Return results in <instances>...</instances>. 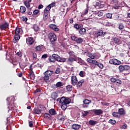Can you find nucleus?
<instances>
[{
  "instance_id": "f257e3e1",
  "label": "nucleus",
  "mask_w": 130,
  "mask_h": 130,
  "mask_svg": "<svg viewBox=\"0 0 130 130\" xmlns=\"http://www.w3.org/2000/svg\"><path fill=\"white\" fill-rule=\"evenodd\" d=\"M21 31H22V28L19 27H16L15 30H14V33H13L14 36V39H13V42L14 43H17L20 39L21 38Z\"/></svg>"
},
{
  "instance_id": "f03ea898",
  "label": "nucleus",
  "mask_w": 130,
  "mask_h": 130,
  "mask_svg": "<svg viewBox=\"0 0 130 130\" xmlns=\"http://www.w3.org/2000/svg\"><path fill=\"white\" fill-rule=\"evenodd\" d=\"M70 99H67L66 97H62L59 101V103L61 104V108L62 110H66L68 108V104L71 103Z\"/></svg>"
},
{
  "instance_id": "7ed1b4c3",
  "label": "nucleus",
  "mask_w": 130,
  "mask_h": 130,
  "mask_svg": "<svg viewBox=\"0 0 130 130\" xmlns=\"http://www.w3.org/2000/svg\"><path fill=\"white\" fill-rule=\"evenodd\" d=\"M7 101H10L8 107V112H10V111H13V110H15V98L14 97L8 98L7 99Z\"/></svg>"
},
{
  "instance_id": "20e7f679",
  "label": "nucleus",
  "mask_w": 130,
  "mask_h": 130,
  "mask_svg": "<svg viewBox=\"0 0 130 130\" xmlns=\"http://www.w3.org/2000/svg\"><path fill=\"white\" fill-rule=\"evenodd\" d=\"M53 57L55 59V61H58V62H66L67 59L66 58H61L58 55L56 54H53Z\"/></svg>"
},
{
  "instance_id": "39448f33",
  "label": "nucleus",
  "mask_w": 130,
  "mask_h": 130,
  "mask_svg": "<svg viewBox=\"0 0 130 130\" xmlns=\"http://www.w3.org/2000/svg\"><path fill=\"white\" fill-rule=\"evenodd\" d=\"M109 63L114 64V66H119V64H121V61L117 59L113 58L110 59Z\"/></svg>"
},
{
  "instance_id": "423d86ee",
  "label": "nucleus",
  "mask_w": 130,
  "mask_h": 130,
  "mask_svg": "<svg viewBox=\"0 0 130 130\" xmlns=\"http://www.w3.org/2000/svg\"><path fill=\"white\" fill-rule=\"evenodd\" d=\"M49 13H50V10H49L47 8L44 9L43 17V20H44V21H46V20H47Z\"/></svg>"
},
{
  "instance_id": "0eeeda50",
  "label": "nucleus",
  "mask_w": 130,
  "mask_h": 130,
  "mask_svg": "<svg viewBox=\"0 0 130 130\" xmlns=\"http://www.w3.org/2000/svg\"><path fill=\"white\" fill-rule=\"evenodd\" d=\"M72 40L76 41L78 44H81L83 42V39L82 38H78L75 36L71 37Z\"/></svg>"
},
{
  "instance_id": "6e6552de",
  "label": "nucleus",
  "mask_w": 130,
  "mask_h": 130,
  "mask_svg": "<svg viewBox=\"0 0 130 130\" xmlns=\"http://www.w3.org/2000/svg\"><path fill=\"white\" fill-rule=\"evenodd\" d=\"M48 38L51 42H54V41H56V35H55V34L53 32H50L48 35Z\"/></svg>"
},
{
  "instance_id": "1a4fd4ad",
  "label": "nucleus",
  "mask_w": 130,
  "mask_h": 130,
  "mask_svg": "<svg viewBox=\"0 0 130 130\" xmlns=\"http://www.w3.org/2000/svg\"><path fill=\"white\" fill-rule=\"evenodd\" d=\"M9 26L10 24L8 22H5L4 23L0 24V29L2 31H3L4 30L6 31V29L9 28Z\"/></svg>"
},
{
  "instance_id": "9d476101",
  "label": "nucleus",
  "mask_w": 130,
  "mask_h": 130,
  "mask_svg": "<svg viewBox=\"0 0 130 130\" xmlns=\"http://www.w3.org/2000/svg\"><path fill=\"white\" fill-rule=\"evenodd\" d=\"M90 103H92V101L89 100L88 99H85L84 101H83V104L82 105V107L83 108H88L89 107V104Z\"/></svg>"
},
{
  "instance_id": "9b49d317",
  "label": "nucleus",
  "mask_w": 130,
  "mask_h": 130,
  "mask_svg": "<svg viewBox=\"0 0 130 130\" xmlns=\"http://www.w3.org/2000/svg\"><path fill=\"white\" fill-rule=\"evenodd\" d=\"M91 111L94 113V115H101V114H103V111L102 109H93Z\"/></svg>"
},
{
  "instance_id": "f8f14e48",
  "label": "nucleus",
  "mask_w": 130,
  "mask_h": 130,
  "mask_svg": "<svg viewBox=\"0 0 130 130\" xmlns=\"http://www.w3.org/2000/svg\"><path fill=\"white\" fill-rule=\"evenodd\" d=\"M78 83V78L76 76H72L71 77V84L73 86H76Z\"/></svg>"
},
{
  "instance_id": "ddd939ff",
  "label": "nucleus",
  "mask_w": 130,
  "mask_h": 130,
  "mask_svg": "<svg viewBox=\"0 0 130 130\" xmlns=\"http://www.w3.org/2000/svg\"><path fill=\"white\" fill-rule=\"evenodd\" d=\"M26 42L28 45H32L34 43V38L33 37H28L26 39Z\"/></svg>"
},
{
  "instance_id": "4468645a",
  "label": "nucleus",
  "mask_w": 130,
  "mask_h": 130,
  "mask_svg": "<svg viewBox=\"0 0 130 130\" xmlns=\"http://www.w3.org/2000/svg\"><path fill=\"white\" fill-rule=\"evenodd\" d=\"M76 58L73 57H69L67 61V62L68 64H70L72 66L73 64V62L76 61Z\"/></svg>"
},
{
  "instance_id": "2eb2a0df",
  "label": "nucleus",
  "mask_w": 130,
  "mask_h": 130,
  "mask_svg": "<svg viewBox=\"0 0 130 130\" xmlns=\"http://www.w3.org/2000/svg\"><path fill=\"white\" fill-rule=\"evenodd\" d=\"M49 28L50 29H52L54 31H55L56 32H57L58 31H59V28L57 27V26L56 25L54 24H51L49 25Z\"/></svg>"
},
{
  "instance_id": "dca6fc26",
  "label": "nucleus",
  "mask_w": 130,
  "mask_h": 130,
  "mask_svg": "<svg viewBox=\"0 0 130 130\" xmlns=\"http://www.w3.org/2000/svg\"><path fill=\"white\" fill-rule=\"evenodd\" d=\"M85 83V80L82 79L80 80L79 81H77V83H76V86L77 88H81L83 86V84Z\"/></svg>"
},
{
  "instance_id": "f3484780",
  "label": "nucleus",
  "mask_w": 130,
  "mask_h": 130,
  "mask_svg": "<svg viewBox=\"0 0 130 130\" xmlns=\"http://www.w3.org/2000/svg\"><path fill=\"white\" fill-rule=\"evenodd\" d=\"M103 35V30L100 29L97 32L94 34V38H98L99 36H102Z\"/></svg>"
},
{
  "instance_id": "a211bd4d",
  "label": "nucleus",
  "mask_w": 130,
  "mask_h": 130,
  "mask_svg": "<svg viewBox=\"0 0 130 130\" xmlns=\"http://www.w3.org/2000/svg\"><path fill=\"white\" fill-rule=\"evenodd\" d=\"M118 112L120 116H121V115H125L126 114L125 110H124L123 108L118 109Z\"/></svg>"
},
{
  "instance_id": "6ab92c4d",
  "label": "nucleus",
  "mask_w": 130,
  "mask_h": 130,
  "mask_svg": "<svg viewBox=\"0 0 130 130\" xmlns=\"http://www.w3.org/2000/svg\"><path fill=\"white\" fill-rule=\"evenodd\" d=\"M72 128H73V129L78 130L81 128V125L78 124H73L72 125Z\"/></svg>"
},
{
  "instance_id": "aec40b11",
  "label": "nucleus",
  "mask_w": 130,
  "mask_h": 130,
  "mask_svg": "<svg viewBox=\"0 0 130 130\" xmlns=\"http://www.w3.org/2000/svg\"><path fill=\"white\" fill-rule=\"evenodd\" d=\"M113 42L116 44H120V39L118 37H115L113 39Z\"/></svg>"
},
{
  "instance_id": "412c9836",
  "label": "nucleus",
  "mask_w": 130,
  "mask_h": 130,
  "mask_svg": "<svg viewBox=\"0 0 130 130\" xmlns=\"http://www.w3.org/2000/svg\"><path fill=\"white\" fill-rule=\"evenodd\" d=\"M49 113L51 115H56V111L54 109H51L49 110Z\"/></svg>"
},
{
  "instance_id": "4be33fe9",
  "label": "nucleus",
  "mask_w": 130,
  "mask_h": 130,
  "mask_svg": "<svg viewBox=\"0 0 130 130\" xmlns=\"http://www.w3.org/2000/svg\"><path fill=\"white\" fill-rule=\"evenodd\" d=\"M86 31H87L86 28L81 27L79 30V32L81 34V35H84L86 34Z\"/></svg>"
},
{
  "instance_id": "5701e85b",
  "label": "nucleus",
  "mask_w": 130,
  "mask_h": 130,
  "mask_svg": "<svg viewBox=\"0 0 130 130\" xmlns=\"http://www.w3.org/2000/svg\"><path fill=\"white\" fill-rule=\"evenodd\" d=\"M34 114H41V110L39 108H35L34 109Z\"/></svg>"
},
{
  "instance_id": "b1692460",
  "label": "nucleus",
  "mask_w": 130,
  "mask_h": 130,
  "mask_svg": "<svg viewBox=\"0 0 130 130\" xmlns=\"http://www.w3.org/2000/svg\"><path fill=\"white\" fill-rule=\"evenodd\" d=\"M30 80H34L35 79V74H34V72L33 71H30L28 75Z\"/></svg>"
},
{
  "instance_id": "393cba45",
  "label": "nucleus",
  "mask_w": 130,
  "mask_h": 130,
  "mask_svg": "<svg viewBox=\"0 0 130 130\" xmlns=\"http://www.w3.org/2000/svg\"><path fill=\"white\" fill-rule=\"evenodd\" d=\"M112 115L114 117H116V118H120V115H119L118 112H113L112 113Z\"/></svg>"
},
{
  "instance_id": "a878e982",
  "label": "nucleus",
  "mask_w": 130,
  "mask_h": 130,
  "mask_svg": "<svg viewBox=\"0 0 130 130\" xmlns=\"http://www.w3.org/2000/svg\"><path fill=\"white\" fill-rule=\"evenodd\" d=\"M58 97V95L57 94V93L55 92H53L51 93V98L52 99H53L54 100L56 99Z\"/></svg>"
},
{
  "instance_id": "bb28decb",
  "label": "nucleus",
  "mask_w": 130,
  "mask_h": 130,
  "mask_svg": "<svg viewBox=\"0 0 130 130\" xmlns=\"http://www.w3.org/2000/svg\"><path fill=\"white\" fill-rule=\"evenodd\" d=\"M91 16H93V17H95V16L102 17V16H103V12L99 11L96 14H93L91 15Z\"/></svg>"
},
{
  "instance_id": "cd10ccee",
  "label": "nucleus",
  "mask_w": 130,
  "mask_h": 130,
  "mask_svg": "<svg viewBox=\"0 0 130 130\" xmlns=\"http://www.w3.org/2000/svg\"><path fill=\"white\" fill-rule=\"evenodd\" d=\"M88 123L89 124H90V125H95V124H97V123H98V122H97V121L90 120L88 121Z\"/></svg>"
},
{
  "instance_id": "c85d7f7f",
  "label": "nucleus",
  "mask_w": 130,
  "mask_h": 130,
  "mask_svg": "<svg viewBox=\"0 0 130 130\" xmlns=\"http://www.w3.org/2000/svg\"><path fill=\"white\" fill-rule=\"evenodd\" d=\"M55 6V3H53L51 4H49L48 6L46 7V9L47 10H49V11H50L51 8H53Z\"/></svg>"
},
{
  "instance_id": "c756f323",
  "label": "nucleus",
  "mask_w": 130,
  "mask_h": 130,
  "mask_svg": "<svg viewBox=\"0 0 130 130\" xmlns=\"http://www.w3.org/2000/svg\"><path fill=\"white\" fill-rule=\"evenodd\" d=\"M20 12L22 13V14H24V13H25L27 10L26 7H25V6H20Z\"/></svg>"
},
{
  "instance_id": "7c9ffc66",
  "label": "nucleus",
  "mask_w": 130,
  "mask_h": 130,
  "mask_svg": "<svg viewBox=\"0 0 130 130\" xmlns=\"http://www.w3.org/2000/svg\"><path fill=\"white\" fill-rule=\"evenodd\" d=\"M74 28L77 29V30H79L82 28V24H79L78 23H76L74 25Z\"/></svg>"
},
{
  "instance_id": "2f4dec72",
  "label": "nucleus",
  "mask_w": 130,
  "mask_h": 130,
  "mask_svg": "<svg viewBox=\"0 0 130 130\" xmlns=\"http://www.w3.org/2000/svg\"><path fill=\"white\" fill-rule=\"evenodd\" d=\"M57 118L58 120H60V121H64V117L62 114H60L58 116Z\"/></svg>"
},
{
  "instance_id": "473e14b6",
  "label": "nucleus",
  "mask_w": 130,
  "mask_h": 130,
  "mask_svg": "<svg viewBox=\"0 0 130 130\" xmlns=\"http://www.w3.org/2000/svg\"><path fill=\"white\" fill-rule=\"evenodd\" d=\"M44 118H46V119H51V115L48 113H45L44 115Z\"/></svg>"
},
{
  "instance_id": "72a5a7b5",
  "label": "nucleus",
  "mask_w": 130,
  "mask_h": 130,
  "mask_svg": "<svg viewBox=\"0 0 130 130\" xmlns=\"http://www.w3.org/2000/svg\"><path fill=\"white\" fill-rule=\"evenodd\" d=\"M87 55L91 59H94L95 58V56L92 53L87 52Z\"/></svg>"
},
{
  "instance_id": "f704fd0d",
  "label": "nucleus",
  "mask_w": 130,
  "mask_h": 130,
  "mask_svg": "<svg viewBox=\"0 0 130 130\" xmlns=\"http://www.w3.org/2000/svg\"><path fill=\"white\" fill-rule=\"evenodd\" d=\"M23 4L24 6H25V7L27 8V9H30V3L27 1H24Z\"/></svg>"
},
{
  "instance_id": "c9c22d12",
  "label": "nucleus",
  "mask_w": 130,
  "mask_h": 130,
  "mask_svg": "<svg viewBox=\"0 0 130 130\" xmlns=\"http://www.w3.org/2000/svg\"><path fill=\"white\" fill-rule=\"evenodd\" d=\"M69 57H76V56L75 55V52L74 51H69Z\"/></svg>"
},
{
  "instance_id": "e433bc0d",
  "label": "nucleus",
  "mask_w": 130,
  "mask_h": 130,
  "mask_svg": "<svg viewBox=\"0 0 130 130\" xmlns=\"http://www.w3.org/2000/svg\"><path fill=\"white\" fill-rule=\"evenodd\" d=\"M118 70L120 73H122V72H124V66L120 65L118 67Z\"/></svg>"
},
{
  "instance_id": "4c0bfd02",
  "label": "nucleus",
  "mask_w": 130,
  "mask_h": 130,
  "mask_svg": "<svg viewBox=\"0 0 130 130\" xmlns=\"http://www.w3.org/2000/svg\"><path fill=\"white\" fill-rule=\"evenodd\" d=\"M48 60L50 62H55V60L54 59L53 55L48 58Z\"/></svg>"
},
{
  "instance_id": "58836bf2",
  "label": "nucleus",
  "mask_w": 130,
  "mask_h": 130,
  "mask_svg": "<svg viewBox=\"0 0 130 130\" xmlns=\"http://www.w3.org/2000/svg\"><path fill=\"white\" fill-rule=\"evenodd\" d=\"M44 81H48V80H49V78L50 76H49V75H47V73H46V72L44 73Z\"/></svg>"
},
{
  "instance_id": "ea45409f",
  "label": "nucleus",
  "mask_w": 130,
  "mask_h": 130,
  "mask_svg": "<svg viewBox=\"0 0 130 130\" xmlns=\"http://www.w3.org/2000/svg\"><path fill=\"white\" fill-rule=\"evenodd\" d=\"M44 81H48V80H49V78L50 76H49V75H47V73H46V72L44 73Z\"/></svg>"
},
{
  "instance_id": "a19ab883",
  "label": "nucleus",
  "mask_w": 130,
  "mask_h": 130,
  "mask_svg": "<svg viewBox=\"0 0 130 130\" xmlns=\"http://www.w3.org/2000/svg\"><path fill=\"white\" fill-rule=\"evenodd\" d=\"M88 11H89V8L87 7L84 10V11L82 13V14L81 15L82 17H84V16H86V15H87V14H88Z\"/></svg>"
},
{
  "instance_id": "79ce46f5",
  "label": "nucleus",
  "mask_w": 130,
  "mask_h": 130,
  "mask_svg": "<svg viewBox=\"0 0 130 130\" xmlns=\"http://www.w3.org/2000/svg\"><path fill=\"white\" fill-rule=\"evenodd\" d=\"M43 46L41 45H39V46H37L36 47V51H41V50H42V48H43Z\"/></svg>"
},
{
  "instance_id": "37998d69",
  "label": "nucleus",
  "mask_w": 130,
  "mask_h": 130,
  "mask_svg": "<svg viewBox=\"0 0 130 130\" xmlns=\"http://www.w3.org/2000/svg\"><path fill=\"white\" fill-rule=\"evenodd\" d=\"M118 26V29H119V30H122L124 28V25H123V23H119Z\"/></svg>"
},
{
  "instance_id": "c03bdc74",
  "label": "nucleus",
  "mask_w": 130,
  "mask_h": 130,
  "mask_svg": "<svg viewBox=\"0 0 130 130\" xmlns=\"http://www.w3.org/2000/svg\"><path fill=\"white\" fill-rule=\"evenodd\" d=\"M66 89L68 92H71L73 90V86L72 85H68L66 87Z\"/></svg>"
},
{
  "instance_id": "a18cd8bd",
  "label": "nucleus",
  "mask_w": 130,
  "mask_h": 130,
  "mask_svg": "<svg viewBox=\"0 0 130 130\" xmlns=\"http://www.w3.org/2000/svg\"><path fill=\"white\" fill-rule=\"evenodd\" d=\"M100 4L101 5V8H103L105 6V1L104 0H100Z\"/></svg>"
},
{
  "instance_id": "49530a36",
  "label": "nucleus",
  "mask_w": 130,
  "mask_h": 130,
  "mask_svg": "<svg viewBox=\"0 0 130 130\" xmlns=\"http://www.w3.org/2000/svg\"><path fill=\"white\" fill-rule=\"evenodd\" d=\"M115 83H116V85H121V84H122V81L120 80V79L117 78Z\"/></svg>"
},
{
  "instance_id": "de8ad7c7",
  "label": "nucleus",
  "mask_w": 130,
  "mask_h": 130,
  "mask_svg": "<svg viewBox=\"0 0 130 130\" xmlns=\"http://www.w3.org/2000/svg\"><path fill=\"white\" fill-rule=\"evenodd\" d=\"M37 59V53L32 52V60H36Z\"/></svg>"
},
{
  "instance_id": "09e8293b",
  "label": "nucleus",
  "mask_w": 130,
  "mask_h": 130,
  "mask_svg": "<svg viewBox=\"0 0 130 130\" xmlns=\"http://www.w3.org/2000/svg\"><path fill=\"white\" fill-rule=\"evenodd\" d=\"M62 86V82L59 81L56 83V88H59V87H61Z\"/></svg>"
},
{
  "instance_id": "8fccbe9b",
  "label": "nucleus",
  "mask_w": 130,
  "mask_h": 130,
  "mask_svg": "<svg viewBox=\"0 0 130 130\" xmlns=\"http://www.w3.org/2000/svg\"><path fill=\"white\" fill-rule=\"evenodd\" d=\"M33 29L35 30L36 32L39 31V27L37 25H34L33 26Z\"/></svg>"
},
{
  "instance_id": "3c124183",
  "label": "nucleus",
  "mask_w": 130,
  "mask_h": 130,
  "mask_svg": "<svg viewBox=\"0 0 130 130\" xmlns=\"http://www.w3.org/2000/svg\"><path fill=\"white\" fill-rule=\"evenodd\" d=\"M109 123H111V124H115L116 123V121L111 119L109 120Z\"/></svg>"
},
{
  "instance_id": "603ef678",
  "label": "nucleus",
  "mask_w": 130,
  "mask_h": 130,
  "mask_svg": "<svg viewBox=\"0 0 130 130\" xmlns=\"http://www.w3.org/2000/svg\"><path fill=\"white\" fill-rule=\"evenodd\" d=\"M45 73H46L47 74V75H48L50 77L51 75H52V74H53V72L51 71H47Z\"/></svg>"
},
{
  "instance_id": "864d4df0",
  "label": "nucleus",
  "mask_w": 130,
  "mask_h": 130,
  "mask_svg": "<svg viewBox=\"0 0 130 130\" xmlns=\"http://www.w3.org/2000/svg\"><path fill=\"white\" fill-rule=\"evenodd\" d=\"M106 17L108 19H111L112 18V14H111V13H107L106 14Z\"/></svg>"
},
{
  "instance_id": "5fc2aeb1",
  "label": "nucleus",
  "mask_w": 130,
  "mask_h": 130,
  "mask_svg": "<svg viewBox=\"0 0 130 130\" xmlns=\"http://www.w3.org/2000/svg\"><path fill=\"white\" fill-rule=\"evenodd\" d=\"M124 71H129L130 66L128 65H124Z\"/></svg>"
},
{
  "instance_id": "6e6d98bb",
  "label": "nucleus",
  "mask_w": 130,
  "mask_h": 130,
  "mask_svg": "<svg viewBox=\"0 0 130 130\" xmlns=\"http://www.w3.org/2000/svg\"><path fill=\"white\" fill-rule=\"evenodd\" d=\"M12 63L13 66H17L18 64V60L16 59H13L12 61Z\"/></svg>"
},
{
  "instance_id": "4d7b16f0",
  "label": "nucleus",
  "mask_w": 130,
  "mask_h": 130,
  "mask_svg": "<svg viewBox=\"0 0 130 130\" xmlns=\"http://www.w3.org/2000/svg\"><path fill=\"white\" fill-rule=\"evenodd\" d=\"M21 19L23 22H27V21H28V18L25 16H22Z\"/></svg>"
},
{
  "instance_id": "13d9d810",
  "label": "nucleus",
  "mask_w": 130,
  "mask_h": 130,
  "mask_svg": "<svg viewBox=\"0 0 130 130\" xmlns=\"http://www.w3.org/2000/svg\"><path fill=\"white\" fill-rule=\"evenodd\" d=\"M16 55H18V56H19V57H21V56H23V53H22V52L21 51L17 52L16 53Z\"/></svg>"
},
{
  "instance_id": "bf43d9fd",
  "label": "nucleus",
  "mask_w": 130,
  "mask_h": 130,
  "mask_svg": "<svg viewBox=\"0 0 130 130\" xmlns=\"http://www.w3.org/2000/svg\"><path fill=\"white\" fill-rule=\"evenodd\" d=\"M117 78H115L114 77H112L110 78V81L112 82V83H115L116 82V80Z\"/></svg>"
},
{
  "instance_id": "052dcab7",
  "label": "nucleus",
  "mask_w": 130,
  "mask_h": 130,
  "mask_svg": "<svg viewBox=\"0 0 130 130\" xmlns=\"http://www.w3.org/2000/svg\"><path fill=\"white\" fill-rule=\"evenodd\" d=\"M98 63H99V62H98L96 60H92V63H91V64H94V66H98Z\"/></svg>"
},
{
  "instance_id": "680f3d73",
  "label": "nucleus",
  "mask_w": 130,
  "mask_h": 130,
  "mask_svg": "<svg viewBox=\"0 0 130 130\" xmlns=\"http://www.w3.org/2000/svg\"><path fill=\"white\" fill-rule=\"evenodd\" d=\"M89 113V112L87 111H84L82 112L83 116H87L88 115V114Z\"/></svg>"
},
{
  "instance_id": "e2e57ef3",
  "label": "nucleus",
  "mask_w": 130,
  "mask_h": 130,
  "mask_svg": "<svg viewBox=\"0 0 130 130\" xmlns=\"http://www.w3.org/2000/svg\"><path fill=\"white\" fill-rule=\"evenodd\" d=\"M86 61H87V62H89V63H91L92 64V63L93 62V59H91V58H88L86 59Z\"/></svg>"
},
{
  "instance_id": "0e129e2a",
  "label": "nucleus",
  "mask_w": 130,
  "mask_h": 130,
  "mask_svg": "<svg viewBox=\"0 0 130 130\" xmlns=\"http://www.w3.org/2000/svg\"><path fill=\"white\" fill-rule=\"evenodd\" d=\"M97 66L99 67V68H100V69H103V68H104L103 64L101 63L100 62H99V63Z\"/></svg>"
},
{
  "instance_id": "69168bd1",
  "label": "nucleus",
  "mask_w": 130,
  "mask_h": 130,
  "mask_svg": "<svg viewBox=\"0 0 130 130\" xmlns=\"http://www.w3.org/2000/svg\"><path fill=\"white\" fill-rule=\"evenodd\" d=\"M28 124L29 127H33V121H29Z\"/></svg>"
},
{
  "instance_id": "338daca9",
  "label": "nucleus",
  "mask_w": 130,
  "mask_h": 130,
  "mask_svg": "<svg viewBox=\"0 0 130 130\" xmlns=\"http://www.w3.org/2000/svg\"><path fill=\"white\" fill-rule=\"evenodd\" d=\"M48 57V55L47 54H44L42 56V58L45 59V58H47Z\"/></svg>"
},
{
  "instance_id": "774afa93",
  "label": "nucleus",
  "mask_w": 130,
  "mask_h": 130,
  "mask_svg": "<svg viewBox=\"0 0 130 130\" xmlns=\"http://www.w3.org/2000/svg\"><path fill=\"white\" fill-rule=\"evenodd\" d=\"M40 12V11L38 10H35V11H34V12H33L34 15H38Z\"/></svg>"
}]
</instances>
